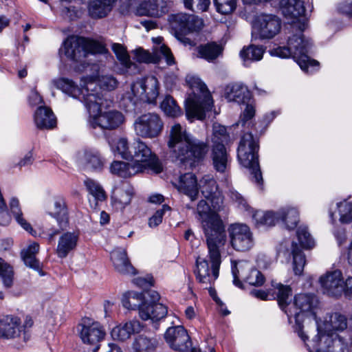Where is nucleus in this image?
<instances>
[{
	"instance_id": "79ce46f5",
	"label": "nucleus",
	"mask_w": 352,
	"mask_h": 352,
	"mask_svg": "<svg viewBox=\"0 0 352 352\" xmlns=\"http://www.w3.org/2000/svg\"><path fill=\"white\" fill-rule=\"evenodd\" d=\"M251 265L248 261H232V273L233 276V283L239 288H242L243 284L241 279L245 280L248 275Z\"/></svg>"
},
{
	"instance_id": "ddd939ff",
	"label": "nucleus",
	"mask_w": 352,
	"mask_h": 352,
	"mask_svg": "<svg viewBox=\"0 0 352 352\" xmlns=\"http://www.w3.org/2000/svg\"><path fill=\"white\" fill-rule=\"evenodd\" d=\"M133 162L136 166H139L140 173L146 170H150L155 173H159L162 170V166L156 155L142 141L138 140L132 145Z\"/></svg>"
},
{
	"instance_id": "6e6d98bb",
	"label": "nucleus",
	"mask_w": 352,
	"mask_h": 352,
	"mask_svg": "<svg viewBox=\"0 0 352 352\" xmlns=\"http://www.w3.org/2000/svg\"><path fill=\"white\" fill-rule=\"evenodd\" d=\"M217 11L222 14H231L236 8V0H214Z\"/></svg>"
},
{
	"instance_id": "473e14b6",
	"label": "nucleus",
	"mask_w": 352,
	"mask_h": 352,
	"mask_svg": "<svg viewBox=\"0 0 352 352\" xmlns=\"http://www.w3.org/2000/svg\"><path fill=\"white\" fill-rule=\"evenodd\" d=\"M79 232L77 231L63 233L58 239L56 254L59 258H65L77 246Z\"/></svg>"
},
{
	"instance_id": "338daca9",
	"label": "nucleus",
	"mask_w": 352,
	"mask_h": 352,
	"mask_svg": "<svg viewBox=\"0 0 352 352\" xmlns=\"http://www.w3.org/2000/svg\"><path fill=\"white\" fill-rule=\"evenodd\" d=\"M93 352H122L120 346L114 343L97 346Z\"/></svg>"
},
{
	"instance_id": "cd10ccee",
	"label": "nucleus",
	"mask_w": 352,
	"mask_h": 352,
	"mask_svg": "<svg viewBox=\"0 0 352 352\" xmlns=\"http://www.w3.org/2000/svg\"><path fill=\"white\" fill-rule=\"evenodd\" d=\"M91 70L94 71L96 74L92 76H87V78H92V82L94 83V85L92 87L93 91H89L90 93L96 94L99 96L104 98L96 90V85L107 91L113 90L117 87V80L111 74H103L97 65H91Z\"/></svg>"
},
{
	"instance_id": "423d86ee",
	"label": "nucleus",
	"mask_w": 352,
	"mask_h": 352,
	"mask_svg": "<svg viewBox=\"0 0 352 352\" xmlns=\"http://www.w3.org/2000/svg\"><path fill=\"white\" fill-rule=\"evenodd\" d=\"M302 32L300 29L298 34L289 36L287 47H278L269 52L272 56L282 58L292 57L302 70L309 73L318 67L319 63L309 56L311 43L309 39L304 38Z\"/></svg>"
},
{
	"instance_id": "0e129e2a",
	"label": "nucleus",
	"mask_w": 352,
	"mask_h": 352,
	"mask_svg": "<svg viewBox=\"0 0 352 352\" xmlns=\"http://www.w3.org/2000/svg\"><path fill=\"white\" fill-rule=\"evenodd\" d=\"M186 8L192 10L193 6H196L198 10L206 11L210 4V0H184Z\"/></svg>"
},
{
	"instance_id": "7c9ffc66",
	"label": "nucleus",
	"mask_w": 352,
	"mask_h": 352,
	"mask_svg": "<svg viewBox=\"0 0 352 352\" xmlns=\"http://www.w3.org/2000/svg\"><path fill=\"white\" fill-rule=\"evenodd\" d=\"M133 193V188L129 184L124 183L116 187L111 196L113 207L117 210H123L131 203Z\"/></svg>"
},
{
	"instance_id": "20e7f679",
	"label": "nucleus",
	"mask_w": 352,
	"mask_h": 352,
	"mask_svg": "<svg viewBox=\"0 0 352 352\" xmlns=\"http://www.w3.org/2000/svg\"><path fill=\"white\" fill-rule=\"evenodd\" d=\"M168 146L175 160L190 166L201 160L208 152L206 144L194 138L178 123L170 127Z\"/></svg>"
},
{
	"instance_id": "ea45409f",
	"label": "nucleus",
	"mask_w": 352,
	"mask_h": 352,
	"mask_svg": "<svg viewBox=\"0 0 352 352\" xmlns=\"http://www.w3.org/2000/svg\"><path fill=\"white\" fill-rule=\"evenodd\" d=\"M223 51L220 45L212 42L200 45L197 47V57L205 59L208 62L215 60Z\"/></svg>"
},
{
	"instance_id": "c9c22d12",
	"label": "nucleus",
	"mask_w": 352,
	"mask_h": 352,
	"mask_svg": "<svg viewBox=\"0 0 352 352\" xmlns=\"http://www.w3.org/2000/svg\"><path fill=\"white\" fill-rule=\"evenodd\" d=\"M78 160L80 165L88 170H101L104 164L98 152L95 150L84 151L80 154Z\"/></svg>"
},
{
	"instance_id": "8fccbe9b",
	"label": "nucleus",
	"mask_w": 352,
	"mask_h": 352,
	"mask_svg": "<svg viewBox=\"0 0 352 352\" xmlns=\"http://www.w3.org/2000/svg\"><path fill=\"white\" fill-rule=\"evenodd\" d=\"M10 210L14 214L17 223L27 232L32 235L36 236V232L34 231L31 225L22 217L21 210L19 208V200L16 198H12L10 202Z\"/></svg>"
},
{
	"instance_id": "bf43d9fd",
	"label": "nucleus",
	"mask_w": 352,
	"mask_h": 352,
	"mask_svg": "<svg viewBox=\"0 0 352 352\" xmlns=\"http://www.w3.org/2000/svg\"><path fill=\"white\" fill-rule=\"evenodd\" d=\"M244 281L251 285L261 286L265 282V277L260 271L251 267Z\"/></svg>"
},
{
	"instance_id": "4d7b16f0",
	"label": "nucleus",
	"mask_w": 352,
	"mask_h": 352,
	"mask_svg": "<svg viewBox=\"0 0 352 352\" xmlns=\"http://www.w3.org/2000/svg\"><path fill=\"white\" fill-rule=\"evenodd\" d=\"M0 276L3 278L6 287H10L12 284L13 270L12 267L0 258Z\"/></svg>"
},
{
	"instance_id": "b1692460",
	"label": "nucleus",
	"mask_w": 352,
	"mask_h": 352,
	"mask_svg": "<svg viewBox=\"0 0 352 352\" xmlns=\"http://www.w3.org/2000/svg\"><path fill=\"white\" fill-rule=\"evenodd\" d=\"M144 329V325L138 320H129L120 323L113 327L111 335L113 340L118 341H126L132 336L140 333Z\"/></svg>"
},
{
	"instance_id": "39448f33",
	"label": "nucleus",
	"mask_w": 352,
	"mask_h": 352,
	"mask_svg": "<svg viewBox=\"0 0 352 352\" xmlns=\"http://www.w3.org/2000/svg\"><path fill=\"white\" fill-rule=\"evenodd\" d=\"M85 107L89 112V123L96 129L103 130H115L123 124L125 121L124 115L117 110H107L113 102L96 94L87 93Z\"/></svg>"
},
{
	"instance_id": "052dcab7",
	"label": "nucleus",
	"mask_w": 352,
	"mask_h": 352,
	"mask_svg": "<svg viewBox=\"0 0 352 352\" xmlns=\"http://www.w3.org/2000/svg\"><path fill=\"white\" fill-rule=\"evenodd\" d=\"M212 140L213 145L217 144L218 143L224 144L228 140L226 127L220 124H214L213 125V136Z\"/></svg>"
},
{
	"instance_id": "1a4fd4ad",
	"label": "nucleus",
	"mask_w": 352,
	"mask_h": 352,
	"mask_svg": "<svg viewBox=\"0 0 352 352\" xmlns=\"http://www.w3.org/2000/svg\"><path fill=\"white\" fill-rule=\"evenodd\" d=\"M104 52L105 47L98 42L75 36L67 38L59 50L60 54L76 62H81L89 54Z\"/></svg>"
},
{
	"instance_id": "aec40b11",
	"label": "nucleus",
	"mask_w": 352,
	"mask_h": 352,
	"mask_svg": "<svg viewBox=\"0 0 352 352\" xmlns=\"http://www.w3.org/2000/svg\"><path fill=\"white\" fill-rule=\"evenodd\" d=\"M198 187L203 196L210 201L214 210H223V197L219 189L217 182L210 175L204 176L199 180Z\"/></svg>"
},
{
	"instance_id": "de8ad7c7",
	"label": "nucleus",
	"mask_w": 352,
	"mask_h": 352,
	"mask_svg": "<svg viewBox=\"0 0 352 352\" xmlns=\"http://www.w3.org/2000/svg\"><path fill=\"white\" fill-rule=\"evenodd\" d=\"M157 344L155 338L140 335L135 338L132 346L135 352H153Z\"/></svg>"
},
{
	"instance_id": "f8f14e48",
	"label": "nucleus",
	"mask_w": 352,
	"mask_h": 352,
	"mask_svg": "<svg viewBox=\"0 0 352 352\" xmlns=\"http://www.w3.org/2000/svg\"><path fill=\"white\" fill-rule=\"evenodd\" d=\"M281 20L275 14L262 13L252 23V37L254 40H268L280 31Z\"/></svg>"
},
{
	"instance_id": "f704fd0d",
	"label": "nucleus",
	"mask_w": 352,
	"mask_h": 352,
	"mask_svg": "<svg viewBox=\"0 0 352 352\" xmlns=\"http://www.w3.org/2000/svg\"><path fill=\"white\" fill-rule=\"evenodd\" d=\"M167 314L166 307L161 303H147L140 311V317L144 320H150L153 322L164 318Z\"/></svg>"
},
{
	"instance_id": "a18cd8bd",
	"label": "nucleus",
	"mask_w": 352,
	"mask_h": 352,
	"mask_svg": "<svg viewBox=\"0 0 352 352\" xmlns=\"http://www.w3.org/2000/svg\"><path fill=\"white\" fill-rule=\"evenodd\" d=\"M85 186L89 193L91 195L94 199L91 203V199L89 198V202L92 206L96 207L98 205V201H102L106 198L104 190L100 185V184L90 178H87L84 182Z\"/></svg>"
},
{
	"instance_id": "3c124183",
	"label": "nucleus",
	"mask_w": 352,
	"mask_h": 352,
	"mask_svg": "<svg viewBox=\"0 0 352 352\" xmlns=\"http://www.w3.org/2000/svg\"><path fill=\"white\" fill-rule=\"evenodd\" d=\"M264 52L262 47L252 45L243 47L240 52V56L245 63L248 61H258L263 58Z\"/></svg>"
},
{
	"instance_id": "0eeeda50",
	"label": "nucleus",
	"mask_w": 352,
	"mask_h": 352,
	"mask_svg": "<svg viewBox=\"0 0 352 352\" xmlns=\"http://www.w3.org/2000/svg\"><path fill=\"white\" fill-rule=\"evenodd\" d=\"M186 82L192 92L186 100V117L188 120H202L205 118L206 112L212 107V96L206 85L198 76L187 75Z\"/></svg>"
},
{
	"instance_id": "2eb2a0df",
	"label": "nucleus",
	"mask_w": 352,
	"mask_h": 352,
	"mask_svg": "<svg viewBox=\"0 0 352 352\" xmlns=\"http://www.w3.org/2000/svg\"><path fill=\"white\" fill-rule=\"evenodd\" d=\"M133 126L137 135L143 138H154L162 133L164 123L158 114L148 113L139 116Z\"/></svg>"
},
{
	"instance_id": "f257e3e1",
	"label": "nucleus",
	"mask_w": 352,
	"mask_h": 352,
	"mask_svg": "<svg viewBox=\"0 0 352 352\" xmlns=\"http://www.w3.org/2000/svg\"><path fill=\"white\" fill-rule=\"evenodd\" d=\"M214 210L204 199L200 200L195 214L200 222L208 249V258H197L196 274L198 279L204 283H210L218 276L219 267L221 263V254L227 243L225 225L219 212Z\"/></svg>"
},
{
	"instance_id": "9b49d317",
	"label": "nucleus",
	"mask_w": 352,
	"mask_h": 352,
	"mask_svg": "<svg viewBox=\"0 0 352 352\" xmlns=\"http://www.w3.org/2000/svg\"><path fill=\"white\" fill-rule=\"evenodd\" d=\"M159 94L160 83L155 76H151L134 82L123 100H129L134 107L140 100L155 103Z\"/></svg>"
},
{
	"instance_id": "a19ab883",
	"label": "nucleus",
	"mask_w": 352,
	"mask_h": 352,
	"mask_svg": "<svg viewBox=\"0 0 352 352\" xmlns=\"http://www.w3.org/2000/svg\"><path fill=\"white\" fill-rule=\"evenodd\" d=\"M278 215L279 220L289 230L295 228L299 221V212L296 208L293 207L282 208L278 211Z\"/></svg>"
},
{
	"instance_id": "4468645a",
	"label": "nucleus",
	"mask_w": 352,
	"mask_h": 352,
	"mask_svg": "<svg viewBox=\"0 0 352 352\" xmlns=\"http://www.w3.org/2000/svg\"><path fill=\"white\" fill-rule=\"evenodd\" d=\"M225 97L230 102L233 101L238 104L247 103L240 120L241 125L245 126L255 113L254 107L248 103L250 99V93L247 87L240 83L229 85L225 89Z\"/></svg>"
},
{
	"instance_id": "680f3d73",
	"label": "nucleus",
	"mask_w": 352,
	"mask_h": 352,
	"mask_svg": "<svg viewBox=\"0 0 352 352\" xmlns=\"http://www.w3.org/2000/svg\"><path fill=\"white\" fill-rule=\"evenodd\" d=\"M273 283L276 285L277 283L275 281L272 282V287H273L272 289H269L267 291H263V290H253L252 292V294L254 296L256 297L257 298L263 300H272V299H277V294L278 293V289H276L274 286Z\"/></svg>"
},
{
	"instance_id": "c756f323",
	"label": "nucleus",
	"mask_w": 352,
	"mask_h": 352,
	"mask_svg": "<svg viewBox=\"0 0 352 352\" xmlns=\"http://www.w3.org/2000/svg\"><path fill=\"white\" fill-rule=\"evenodd\" d=\"M111 260L118 272L122 274H135V270L131 264L125 249L122 248L114 249L111 252Z\"/></svg>"
},
{
	"instance_id": "4be33fe9",
	"label": "nucleus",
	"mask_w": 352,
	"mask_h": 352,
	"mask_svg": "<svg viewBox=\"0 0 352 352\" xmlns=\"http://www.w3.org/2000/svg\"><path fill=\"white\" fill-rule=\"evenodd\" d=\"M320 286L324 294L331 296H340L344 290V280L339 270L327 272L319 278Z\"/></svg>"
},
{
	"instance_id": "69168bd1",
	"label": "nucleus",
	"mask_w": 352,
	"mask_h": 352,
	"mask_svg": "<svg viewBox=\"0 0 352 352\" xmlns=\"http://www.w3.org/2000/svg\"><path fill=\"white\" fill-rule=\"evenodd\" d=\"M11 221L10 214L7 211L5 201H0V225L7 226Z\"/></svg>"
},
{
	"instance_id": "5fc2aeb1",
	"label": "nucleus",
	"mask_w": 352,
	"mask_h": 352,
	"mask_svg": "<svg viewBox=\"0 0 352 352\" xmlns=\"http://www.w3.org/2000/svg\"><path fill=\"white\" fill-rule=\"evenodd\" d=\"M112 50L124 67L129 69L133 65L126 49L122 45L113 43L112 45Z\"/></svg>"
},
{
	"instance_id": "6ab92c4d",
	"label": "nucleus",
	"mask_w": 352,
	"mask_h": 352,
	"mask_svg": "<svg viewBox=\"0 0 352 352\" xmlns=\"http://www.w3.org/2000/svg\"><path fill=\"white\" fill-rule=\"evenodd\" d=\"M49 214L56 219L58 227H46L43 231L42 234H46L49 241H51L56 235L69 226L68 211L65 200L62 198L56 199L54 202L53 210L49 212Z\"/></svg>"
},
{
	"instance_id": "393cba45",
	"label": "nucleus",
	"mask_w": 352,
	"mask_h": 352,
	"mask_svg": "<svg viewBox=\"0 0 352 352\" xmlns=\"http://www.w3.org/2000/svg\"><path fill=\"white\" fill-rule=\"evenodd\" d=\"M168 12L164 0H144L137 6L135 13L138 16L160 18Z\"/></svg>"
},
{
	"instance_id": "6e6552de",
	"label": "nucleus",
	"mask_w": 352,
	"mask_h": 352,
	"mask_svg": "<svg viewBox=\"0 0 352 352\" xmlns=\"http://www.w3.org/2000/svg\"><path fill=\"white\" fill-rule=\"evenodd\" d=\"M258 144L252 133H245L239 145L237 157L239 163L250 171L254 182L260 185L263 177L258 163Z\"/></svg>"
},
{
	"instance_id": "a211bd4d",
	"label": "nucleus",
	"mask_w": 352,
	"mask_h": 352,
	"mask_svg": "<svg viewBox=\"0 0 352 352\" xmlns=\"http://www.w3.org/2000/svg\"><path fill=\"white\" fill-rule=\"evenodd\" d=\"M232 247L237 251H247L254 244L252 233L250 228L243 223H233L228 228Z\"/></svg>"
},
{
	"instance_id": "a878e982",
	"label": "nucleus",
	"mask_w": 352,
	"mask_h": 352,
	"mask_svg": "<svg viewBox=\"0 0 352 352\" xmlns=\"http://www.w3.org/2000/svg\"><path fill=\"white\" fill-rule=\"evenodd\" d=\"M199 182L197 177L192 173L182 175L174 183L175 187L180 192L186 195L192 201L199 197Z\"/></svg>"
},
{
	"instance_id": "c85d7f7f",
	"label": "nucleus",
	"mask_w": 352,
	"mask_h": 352,
	"mask_svg": "<svg viewBox=\"0 0 352 352\" xmlns=\"http://www.w3.org/2000/svg\"><path fill=\"white\" fill-rule=\"evenodd\" d=\"M22 331L21 319L14 316L0 318V338L12 339L19 336Z\"/></svg>"
},
{
	"instance_id": "e2e57ef3",
	"label": "nucleus",
	"mask_w": 352,
	"mask_h": 352,
	"mask_svg": "<svg viewBox=\"0 0 352 352\" xmlns=\"http://www.w3.org/2000/svg\"><path fill=\"white\" fill-rule=\"evenodd\" d=\"M171 208L167 204H164L161 209L157 210L155 214L149 219L148 226L151 228H154L159 226L162 221L164 214L168 211H170Z\"/></svg>"
},
{
	"instance_id": "bb28decb",
	"label": "nucleus",
	"mask_w": 352,
	"mask_h": 352,
	"mask_svg": "<svg viewBox=\"0 0 352 352\" xmlns=\"http://www.w3.org/2000/svg\"><path fill=\"white\" fill-rule=\"evenodd\" d=\"M228 196L240 210L252 215V217L256 225L264 226L266 212L261 210L254 212L253 209L248 204L244 197L234 189H230L229 190Z\"/></svg>"
},
{
	"instance_id": "f03ea898",
	"label": "nucleus",
	"mask_w": 352,
	"mask_h": 352,
	"mask_svg": "<svg viewBox=\"0 0 352 352\" xmlns=\"http://www.w3.org/2000/svg\"><path fill=\"white\" fill-rule=\"evenodd\" d=\"M273 286L278 289L277 301L280 309L287 314L290 323L296 324V331L298 336L306 342L308 336L302 330V322L305 316H311L315 321L317 320L316 310L318 308V300L312 294H296L294 300L287 302L292 294V289L287 285L281 283H273Z\"/></svg>"
},
{
	"instance_id": "774afa93",
	"label": "nucleus",
	"mask_w": 352,
	"mask_h": 352,
	"mask_svg": "<svg viewBox=\"0 0 352 352\" xmlns=\"http://www.w3.org/2000/svg\"><path fill=\"white\" fill-rule=\"evenodd\" d=\"M338 9L340 12L352 16V1L340 3Z\"/></svg>"
},
{
	"instance_id": "72a5a7b5",
	"label": "nucleus",
	"mask_w": 352,
	"mask_h": 352,
	"mask_svg": "<svg viewBox=\"0 0 352 352\" xmlns=\"http://www.w3.org/2000/svg\"><path fill=\"white\" fill-rule=\"evenodd\" d=\"M34 120L37 128L51 129L56 124V120L52 111L45 106L38 107L34 112Z\"/></svg>"
},
{
	"instance_id": "4c0bfd02",
	"label": "nucleus",
	"mask_w": 352,
	"mask_h": 352,
	"mask_svg": "<svg viewBox=\"0 0 352 352\" xmlns=\"http://www.w3.org/2000/svg\"><path fill=\"white\" fill-rule=\"evenodd\" d=\"M110 171L112 174L124 178L130 177L140 173L139 166H136L133 161L131 162L113 161L111 164Z\"/></svg>"
},
{
	"instance_id": "9d476101",
	"label": "nucleus",
	"mask_w": 352,
	"mask_h": 352,
	"mask_svg": "<svg viewBox=\"0 0 352 352\" xmlns=\"http://www.w3.org/2000/svg\"><path fill=\"white\" fill-rule=\"evenodd\" d=\"M168 21L175 36L185 46L193 47L196 42L189 34L199 30L203 25L202 21L197 16L184 13H178L169 16Z\"/></svg>"
},
{
	"instance_id": "412c9836",
	"label": "nucleus",
	"mask_w": 352,
	"mask_h": 352,
	"mask_svg": "<svg viewBox=\"0 0 352 352\" xmlns=\"http://www.w3.org/2000/svg\"><path fill=\"white\" fill-rule=\"evenodd\" d=\"M164 339L168 346L175 351L185 352L191 347V341L187 331L182 325L168 327Z\"/></svg>"
},
{
	"instance_id": "49530a36",
	"label": "nucleus",
	"mask_w": 352,
	"mask_h": 352,
	"mask_svg": "<svg viewBox=\"0 0 352 352\" xmlns=\"http://www.w3.org/2000/svg\"><path fill=\"white\" fill-rule=\"evenodd\" d=\"M111 149L115 155H118L123 159H130L132 157V145L130 146L125 138H119L109 143Z\"/></svg>"
},
{
	"instance_id": "2f4dec72",
	"label": "nucleus",
	"mask_w": 352,
	"mask_h": 352,
	"mask_svg": "<svg viewBox=\"0 0 352 352\" xmlns=\"http://www.w3.org/2000/svg\"><path fill=\"white\" fill-rule=\"evenodd\" d=\"M211 158L216 171L226 173L230 166V157L224 144L218 143L212 146Z\"/></svg>"
},
{
	"instance_id": "13d9d810",
	"label": "nucleus",
	"mask_w": 352,
	"mask_h": 352,
	"mask_svg": "<svg viewBox=\"0 0 352 352\" xmlns=\"http://www.w3.org/2000/svg\"><path fill=\"white\" fill-rule=\"evenodd\" d=\"M298 239L304 248H311L314 246V241L306 227H300L297 230Z\"/></svg>"
},
{
	"instance_id": "e433bc0d",
	"label": "nucleus",
	"mask_w": 352,
	"mask_h": 352,
	"mask_svg": "<svg viewBox=\"0 0 352 352\" xmlns=\"http://www.w3.org/2000/svg\"><path fill=\"white\" fill-rule=\"evenodd\" d=\"M280 6L286 18L294 19L305 14L304 3L300 0H282Z\"/></svg>"
},
{
	"instance_id": "c03bdc74",
	"label": "nucleus",
	"mask_w": 352,
	"mask_h": 352,
	"mask_svg": "<svg viewBox=\"0 0 352 352\" xmlns=\"http://www.w3.org/2000/svg\"><path fill=\"white\" fill-rule=\"evenodd\" d=\"M39 244L36 242H31L28 246L21 252L23 260L25 265L34 270L40 268V263L36 258L39 251Z\"/></svg>"
},
{
	"instance_id": "7ed1b4c3",
	"label": "nucleus",
	"mask_w": 352,
	"mask_h": 352,
	"mask_svg": "<svg viewBox=\"0 0 352 352\" xmlns=\"http://www.w3.org/2000/svg\"><path fill=\"white\" fill-rule=\"evenodd\" d=\"M318 333L309 344L310 352H344L346 344L336 331L347 327L344 316L333 313L327 315L323 320L316 321Z\"/></svg>"
},
{
	"instance_id": "09e8293b",
	"label": "nucleus",
	"mask_w": 352,
	"mask_h": 352,
	"mask_svg": "<svg viewBox=\"0 0 352 352\" xmlns=\"http://www.w3.org/2000/svg\"><path fill=\"white\" fill-rule=\"evenodd\" d=\"M291 254L293 257V270L296 275H300L306 263L305 256L300 247L294 242L292 244Z\"/></svg>"
},
{
	"instance_id": "5701e85b",
	"label": "nucleus",
	"mask_w": 352,
	"mask_h": 352,
	"mask_svg": "<svg viewBox=\"0 0 352 352\" xmlns=\"http://www.w3.org/2000/svg\"><path fill=\"white\" fill-rule=\"evenodd\" d=\"M80 337L85 344L94 345L104 339L105 331L98 322L90 318L83 320L78 327Z\"/></svg>"
},
{
	"instance_id": "864d4df0",
	"label": "nucleus",
	"mask_w": 352,
	"mask_h": 352,
	"mask_svg": "<svg viewBox=\"0 0 352 352\" xmlns=\"http://www.w3.org/2000/svg\"><path fill=\"white\" fill-rule=\"evenodd\" d=\"M340 221L343 223L352 222V202L346 200L337 204Z\"/></svg>"
},
{
	"instance_id": "dca6fc26",
	"label": "nucleus",
	"mask_w": 352,
	"mask_h": 352,
	"mask_svg": "<svg viewBox=\"0 0 352 352\" xmlns=\"http://www.w3.org/2000/svg\"><path fill=\"white\" fill-rule=\"evenodd\" d=\"M92 78L83 76L81 78V88L72 80L66 78H60L53 81L54 86L60 89L66 94L78 100L83 101L85 104V98L89 91H93L92 87L94 85Z\"/></svg>"
},
{
	"instance_id": "58836bf2",
	"label": "nucleus",
	"mask_w": 352,
	"mask_h": 352,
	"mask_svg": "<svg viewBox=\"0 0 352 352\" xmlns=\"http://www.w3.org/2000/svg\"><path fill=\"white\" fill-rule=\"evenodd\" d=\"M115 0H91L88 10L92 18H102L111 10Z\"/></svg>"
},
{
	"instance_id": "37998d69",
	"label": "nucleus",
	"mask_w": 352,
	"mask_h": 352,
	"mask_svg": "<svg viewBox=\"0 0 352 352\" xmlns=\"http://www.w3.org/2000/svg\"><path fill=\"white\" fill-rule=\"evenodd\" d=\"M146 296L142 293H138L135 292H128L123 295L122 302V305L128 309H138L139 311L140 309L147 302H145L144 300Z\"/></svg>"
},
{
	"instance_id": "f3484780",
	"label": "nucleus",
	"mask_w": 352,
	"mask_h": 352,
	"mask_svg": "<svg viewBox=\"0 0 352 352\" xmlns=\"http://www.w3.org/2000/svg\"><path fill=\"white\" fill-rule=\"evenodd\" d=\"M158 45L155 47L153 54L143 49H137L135 51V56L137 61L146 63H157L160 60L164 59L168 65L175 64V60L170 50L164 44H161L162 38L157 37L153 39Z\"/></svg>"
},
{
	"instance_id": "603ef678",
	"label": "nucleus",
	"mask_w": 352,
	"mask_h": 352,
	"mask_svg": "<svg viewBox=\"0 0 352 352\" xmlns=\"http://www.w3.org/2000/svg\"><path fill=\"white\" fill-rule=\"evenodd\" d=\"M162 110L169 116L175 118L182 115V110L170 96H166L160 104Z\"/></svg>"
}]
</instances>
